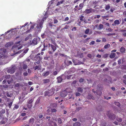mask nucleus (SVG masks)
<instances>
[{
  "mask_svg": "<svg viewBox=\"0 0 126 126\" xmlns=\"http://www.w3.org/2000/svg\"><path fill=\"white\" fill-rule=\"evenodd\" d=\"M52 123H53L54 126H57V124L55 122H53Z\"/></svg>",
  "mask_w": 126,
  "mask_h": 126,
  "instance_id": "64",
  "label": "nucleus"
},
{
  "mask_svg": "<svg viewBox=\"0 0 126 126\" xmlns=\"http://www.w3.org/2000/svg\"><path fill=\"white\" fill-rule=\"evenodd\" d=\"M107 114V116L111 119L113 120L115 118V115L113 114H111L109 111L108 112Z\"/></svg>",
  "mask_w": 126,
  "mask_h": 126,
  "instance_id": "3",
  "label": "nucleus"
},
{
  "mask_svg": "<svg viewBox=\"0 0 126 126\" xmlns=\"http://www.w3.org/2000/svg\"><path fill=\"white\" fill-rule=\"evenodd\" d=\"M51 47V48L52 49V50H53V52L55 51L57 49V47H58L57 46H56L55 45H53L52 44H50L49 43V44L48 46H47V45L46 47Z\"/></svg>",
  "mask_w": 126,
  "mask_h": 126,
  "instance_id": "4",
  "label": "nucleus"
},
{
  "mask_svg": "<svg viewBox=\"0 0 126 126\" xmlns=\"http://www.w3.org/2000/svg\"><path fill=\"white\" fill-rule=\"evenodd\" d=\"M114 23L116 25H118L120 24L119 21L118 20H116L114 21Z\"/></svg>",
  "mask_w": 126,
  "mask_h": 126,
  "instance_id": "17",
  "label": "nucleus"
},
{
  "mask_svg": "<svg viewBox=\"0 0 126 126\" xmlns=\"http://www.w3.org/2000/svg\"><path fill=\"white\" fill-rule=\"evenodd\" d=\"M6 95L8 97H10L13 95V94L10 93V92H7Z\"/></svg>",
  "mask_w": 126,
  "mask_h": 126,
  "instance_id": "21",
  "label": "nucleus"
},
{
  "mask_svg": "<svg viewBox=\"0 0 126 126\" xmlns=\"http://www.w3.org/2000/svg\"><path fill=\"white\" fill-rule=\"evenodd\" d=\"M23 68L24 69H25L27 68V65L24 64L23 65Z\"/></svg>",
  "mask_w": 126,
  "mask_h": 126,
  "instance_id": "36",
  "label": "nucleus"
},
{
  "mask_svg": "<svg viewBox=\"0 0 126 126\" xmlns=\"http://www.w3.org/2000/svg\"><path fill=\"white\" fill-rule=\"evenodd\" d=\"M27 107L29 109H31L32 106V104H28L27 105Z\"/></svg>",
  "mask_w": 126,
  "mask_h": 126,
  "instance_id": "34",
  "label": "nucleus"
},
{
  "mask_svg": "<svg viewBox=\"0 0 126 126\" xmlns=\"http://www.w3.org/2000/svg\"><path fill=\"white\" fill-rule=\"evenodd\" d=\"M108 54H104L103 56V57L104 58H106L108 56Z\"/></svg>",
  "mask_w": 126,
  "mask_h": 126,
  "instance_id": "41",
  "label": "nucleus"
},
{
  "mask_svg": "<svg viewBox=\"0 0 126 126\" xmlns=\"http://www.w3.org/2000/svg\"><path fill=\"white\" fill-rule=\"evenodd\" d=\"M95 43V42L94 41H92L91 42H90V45H93Z\"/></svg>",
  "mask_w": 126,
  "mask_h": 126,
  "instance_id": "53",
  "label": "nucleus"
},
{
  "mask_svg": "<svg viewBox=\"0 0 126 126\" xmlns=\"http://www.w3.org/2000/svg\"><path fill=\"white\" fill-rule=\"evenodd\" d=\"M126 51V48L123 47H122L120 49V51L122 53H125Z\"/></svg>",
  "mask_w": 126,
  "mask_h": 126,
  "instance_id": "9",
  "label": "nucleus"
},
{
  "mask_svg": "<svg viewBox=\"0 0 126 126\" xmlns=\"http://www.w3.org/2000/svg\"><path fill=\"white\" fill-rule=\"evenodd\" d=\"M115 35V33H109L107 34H106V35L108 36H112V35Z\"/></svg>",
  "mask_w": 126,
  "mask_h": 126,
  "instance_id": "37",
  "label": "nucleus"
},
{
  "mask_svg": "<svg viewBox=\"0 0 126 126\" xmlns=\"http://www.w3.org/2000/svg\"><path fill=\"white\" fill-rule=\"evenodd\" d=\"M57 111V110L55 109H53L51 110V111L52 112H56Z\"/></svg>",
  "mask_w": 126,
  "mask_h": 126,
  "instance_id": "54",
  "label": "nucleus"
},
{
  "mask_svg": "<svg viewBox=\"0 0 126 126\" xmlns=\"http://www.w3.org/2000/svg\"><path fill=\"white\" fill-rule=\"evenodd\" d=\"M106 30H108L109 32H111L112 30V29H111V28H109L108 29H106Z\"/></svg>",
  "mask_w": 126,
  "mask_h": 126,
  "instance_id": "57",
  "label": "nucleus"
},
{
  "mask_svg": "<svg viewBox=\"0 0 126 126\" xmlns=\"http://www.w3.org/2000/svg\"><path fill=\"white\" fill-rule=\"evenodd\" d=\"M55 90L54 88H52L49 90L46 91L44 93V95L49 96H51L54 94Z\"/></svg>",
  "mask_w": 126,
  "mask_h": 126,
  "instance_id": "2",
  "label": "nucleus"
},
{
  "mask_svg": "<svg viewBox=\"0 0 126 126\" xmlns=\"http://www.w3.org/2000/svg\"><path fill=\"white\" fill-rule=\"evenodd\" d=\"M110 7L109 4L106 5L105 8V9L107 10H108L110 8Z\"/></svg>",
  "mask_w": 126,
  "mask_h": 126,
  "instance_id": "28",
  "label": "nucleus"
},
{
  "mask_svg": "<svg viewBox=\"0 0 126 126\" xmlns=\"http://www.w3.org/2000/svg\"><path fill=\"white\" fill-rule=\"evenodd\" d=\"M32 44L34 45H36L37 44V39L36 38H34L32 41Z\"/></svg>",
  "mask_w": 126,
  "mask_h": 126,
  "instance_id": "10",
  "label": "nucleus"
},
{
  "mask_svg": "<svg viewBox=\"0 0 126 126\" xmlns=\"http://www.w3.org/2000/svg\"><path fill=\"white\" fill-rule=\"evenodd\" d=\"M122 68L123 69L126 70V65H123L122 66Z\"/></svg>",
  "mask_w": 126,
  "mask_h": 126,
  "instance_id": "49",
  "label": "nucleus"
},
{
  "mask_svg": "<svg viewBox=\"0 0 126 126\" xmlns=\"http://www.w3.org/2000/svg\"><path fill=\"white\" fill-rule=\"evenodd\" d=\"M49 74V71H47L46 72H44L42 74V75L43 76L46 77Z\"/></svg>",
  "mask_w": 126,
  "mask_h": 126,
  "instance_id": "13",
  "label": "nucleus"
},
{
  "mask_svg": "<svg viewBox=\"0 0 126 126\" xmlns=\"http://www.w3.org/2000/svg\"><path fill=\"white\" fill-rule=\"evenodd\" d=\"M64 2V0H61V1H59L57 4V6H58L60 4H62L63 2Z\"/></svg>",
  "mask_w": 126,
  "mask_h": 126,
  "instance_id": "23",
  "label": "nucleus"
},
{
  "mask_svg": "<svg viewBox=\"0 0 126 126\" xmlns=\"http://www.w3.org/2000/svg\"><path fill=\"white\" fill-rule=\"evenodd\" d=\"M34 119L32 117L29 121V123L32 125L34 121Z\"/></svg>",
  "mask_w": 126,
  "mask_h": 126,
  "instance_id": "11",
  "label": "nucleus"
},
{
  "mask_svg": "<svg viewBox=\"0 0 126 126\" xmlns=\"http://www.w3.org/2000/svg\"><path fill=\"white\" fill-rule=\"evenodd\" d=\"M15 71V69L13 68H12L10 69H9L8 71V72L9 73H13Z\"/></svg>",
  "mask_w": 126,
  "mask_h": 126,
  "instance_id": "12",
  "label": "nucleus"
},
{
  "mask_svg": "<svg viewBox=\"0 0 126 126\" xmlns=\"http://www.w3.org/2000/svg\"><path fill=\"white\" fill-rule=\"evenodd\" d=\"M71 76L72 75L67 76L66 77V78L68 79H70V78Z\"/></svg>",
  "mask_w": 126,
  "mask_h": 126,
  "instance_id": "42",
  "label": "nucleus"
},
{
  "mask_svg": "<svg viewBox=\"0 0 126 126\" xmlns=\"http://www.w3.org/2000/svg\"><path fill=\"white\" fill-rule=\"evenodd\" d=\"M84 17L83 16H81L80 18V21L79 22V23H80L81 22L84 21V20L83 19V18Z\"/></svg>",
  "mask_w": 126,
  "mask_h": 126,
  "instance_id": "32",
  "label": "nucleus"
},
{
  "mask_svg": "<svg viewBox=\"0 0 126 126\" xmlns=\"http://www.w3.org/2000/svg\"><path fill=\"white\" fill-rule=\"evenodd\" d=\"M29 50V49L28 48H27L23 52V53H24V54L26 53L28 51V50Z\"/></svg>",
  "mask_w": 126,
  "mask_h": 126,
  "instance_id": "44",
  "label": "nucleus"
},
{
  "mask_svg": "<svg viewBox=\"0 0 126 126\" xmlns=\"http://www.w3.org/2000/svg\"><path fill=\"white\" fill-rule=\"evenodd\" d=\"M96 57L98 58H100L101 57V55H100L98 54L96 56Z\"/></svg>",
  "mask_w": 126,
  "mask_h": 126,
  "instance_id": "63",
  "label": "nucleus"
},
{
  "mask_svg": "<svg viewBox=\"0 0 126 126\" xmlns=\"http://www.w3.org/2000/svg\"><path fill=\"white\" fill-rule=\"evenodd\" d=\"M110 45L109 44H107L105 45L104 48L105 49H107L108 48H109L110 47Z\"/></svg>",
  "mask_w": 126,
  "mask_h": 126,
  "instance_id": "25",
  "label": "nucleus"
},
{
  "mask_svg": "<svg viewBox=\"0 0 126 126\" xmlns=\"http://www.w3.org/2000/svg\"><path fill=\"white\" fill-rule=\"evenodd\" d=\"M69 18L68 17H67L65 18L64 20L65 21H66L68 20H69Z\"/></svg>",
  "mask_w": 126,
  "mask_h": 126,
  "instance_id": "60",
  "label": "nucleus"
},
{
  "mask_svg": "<svg viewBox=\"0 0 126 126\" xmlns=\"http://www.w3.org/2000/svg\"><path fill=\"white\" fill-rule=\"evenodd\" d=\"M28 75V73H27V71H26V72H24L23 73V75L25 76H27Z\"/></svg>",
  "mask_w": 126,
  "mask_h": 126,
  "instance_id": "46",
  "label": "nucleus"
},
{
  "mask_svg": "<svg viewBox=\"0 0 126 126\" xmlns=\"http://www.w3.org/2000/svg\"><path fill=\"white\" fill-rule=\"evenodd\" d=\"M18 46L17 45H15L12 48L14 49H17L18 50L21 49L22 47V46H20L19 47H18Z\"/></svg>",
  "mask_w": 126,
  "mask_h": 126,
  "instance_id": "7",
  "label": "nucleus"
},
{
  "mask_svg": "<svg viewBox=\"0 0 126 126\" xmlns=\"http://www.w3.org/2000/svg\"><path fill=\"white\" fill-rule=\"evenodd\" d=\"M117 120L119 122H122V119L121 118H117Z\"/></svg>",
  "mask_w": 126,
  "mask_h": 126,
  "instance_id": "55",
  "label": "nucleus"
},
{
  "mask_svg": "<svg viewBox=\"0 0 126 126\" xmlns=\"http://www.w3.org/2000/svg\"><path fill=\"white\" fill-rule=\"evenodd\" d=\"M115 53H111L110 56V58H113L115 56Z\"/></svg>",
  "mask_w": 126,
  "mask_h": 126,
  "instance_id": "18",
  "label": "nucleus"
},
{
  "mask_svg": "<svg viewBox=\"0 0 126 126\" xmlns=\"http://www.w3.org/2000/svg\"><path fill=\"white\" fill-rule=\"evenodd\" d=\"M36 24L35 23H33V24L31 26L30 28V29L31 30H32L34 28V26Z\"/></svg>",
  "mask_w": 126,
  "mask_h": 126,
  "instance_id": "29",
  "label": "nucleus"
},
{
  "mask_svg": "<svg viewBox=\"0 0 126 126\" xmlns=\"http://www.w3.org/2000/svg\"><path fill=\"white\" fill-rule=\"evenodd\" d=\"M81 9H80L79 7H78L77 8H74V10L75 11H79Z\"/></svg>",
  "mask_w": 126,
  "mask_h": 126,
  "instance_id": "38",
  "label": "nucleus"
},
{
  "mask_svg": "<svg viewBox=\"0 0 126 126\" xmlns=\"http://www.w3.org/2000/svg\"><path fill=\"white\" fill-rule=\"evenodd\" d=\"M114 103L116 106H118L119 107H120V103L118 102H115Z\"/></svg>",
  "mask_w": 126,
  "mask_h": 126,
  "instance_id": "24",
  "label": "nucleus"
},
{
  "mask_svg": "<svg viewBox=\"0 0 126 126\" xmlns=\"http://www.w3.org/2000/svg\"><path fill=\"white\" fill-rule=\"evenodd\" d=\"M28 84L29 85H31L33 84V83L32 81H29L28 82Z\"/></svg>",
  "mask_w": 126,
  "mask_h": 126,
  "instance_id": "62",
  "label": "nucleus"
},
{
  "mask_svg": "<svg viewBox=\"0 0 126 126\" xmlns=\"http://www.w3.org/2000/svg\"><path fill=\"white\" fill-rule=\"evenodd\" d=\"M12 102H10V103H9V104L8 106L10 108L12 106Z\"/></svg>",
  "mask_w": 126,
  "mask_h": 126,
  "instance_id": "48",
  "label": "nucleus"
},
{
  "mask_svg": "<svg viewBox=\"0 0 126 126\" xmlns=\"http://www.w3.org/2000/svg\"><path fill=\"white\" fill-rule=\"evenodd\" d=\"M83 81V79L81 78H80L79 80V81L80 82H82Z\"/></svg>",
  "mask_w": 126,
  "mask_h": 126,
  "instance_id": "61",
  "label": "nucleus"
},
{
  "mask_svg": "<svg viewBox=\"0 0 126 126\" xmlns=\"http://www.w3.org/2000/svg\"><path fill=\"white\" fill-rule=\"evenodd\" d=\"M33 99H31L28 100L27 101V103L28 104H31L33 101Z\"/></svg>",
  "mask_w": 126,
  "mask_h": 126,
  "instance_id": "22",
  "label": "nucleus"
},
{
  "mask_svg": "<svg viewBox=\"0 0 126 126\" xmlns=\"http://www.w3.org/2000/svg\"><path fill=\"white\" fill-rule=\"evenodd\" d=\"M28 118V116H26L24 117L23 119H22L23 120H26Z\"/></svg>",
  "mask_w": 126,
  "mask_h": 126,
  "instance_id": "59",
  "label": "nucleus"
},
{
  "mask_svg": "<svg viewBox=\"0 0 126 126\" xmlns=\"http://www.w3.org/2000/svg\"><path fill=\"white\" fill-rule=\"evenodd\" d=\"M67 94V93L66 90H64L61 92L60 94L61 96L62 97H64L66 96Z\"/></svg>",
  "mask_w": 126,
  "mask_h": 126,
  "instance_id": "5",
  "label": "nucleus"
},
{
  "mask_svg": "<svg viewBox=\"0 0 126 126\" xmlns=\"http://www.w3.org/2000/svg\"><path fill=\"white\" fill-rule=\"evenodd\" d=\"M57 79H58V83L61 82L63 80L62 78L60 76L58 77Z\"/></svg>",
  "mask_w": 126,
  "mask_h": 126,
  "instance_id": "14",
  "label": "nucleus"
},
{
  "mask_svg": "<svg viewBox=\"0 0 126 126\" xmlns=\"http://www.w3.org/2000/svg\"><path fill=\"white\" fill-rule=\"evenodd\" d=\"M83 7V4L80 3L79 5V7L80 9H82V8Z\"/></svg>",
  "mask_w": 126,
  "mask_h": 126,
  "instance_id": "40",
  "label": "nucleus"
},
{
  "mask_svg": "<svg viewBox=\"0 0 126 126\" xmlns=\"http://www.w3.org/2000/svg\"><path fill=\"white\" fill-rule=\"evenodd\" d=\"M103 25L101 24H100L99 25V29L101 30L103 28Z\"/></svg>",
  "mask_w": 126,
  "mask_h": 126,
  "instance_id": "27",
  "label": "nucleus"
},
{
  "mask_svg": "<svg viewBox=\"0 0 126 126\" xmlns=\"http://www.w3.org/2000/svg\"><path fill=\"white\" fill-rule=\"evenodd\" d=\"M50 82V80L48 79H46L43 80V83L44 84L48 83Z\"/></svg>",
  "mask_w": 126,
  "mask_h": 126,
  "instance_id": "15",
  "label": "nucleus"
},
{
  "mask_svg": "<svg viewBox=\"0 0 126 126\" xmlns=\"http://www.w3.org/2000/svg\"><path fill=\"white\" fill-rule=\"evenodd\" d=\"M39 118H42L43 117V115L42 114H40L38 115Z\"/></svg>",
  "mask_w": 126,
  "mask_h": 126,
  "instance_id": "50",
  "label": "nucleus"
},
{
  "mask_svg": "<svg viewBox=\"0 0 126 126\" xmlns=\"http://www.w3.org/2000/svg\"><path fill=\"white\" fill-rule=\"evenodd\" d=\"M47 18V17H44L41 21L37 23V26L35 27V28H34L35 31H37L36 30H37L38 31H39L41 30L43 27V23L45 20Z\"/></svg>",
  "mask_w": 126,
  "mask_h": 126,
  "instance_id": "1",
  "label": "nucleus"
},
{
  "mask_svg": "<svg viewBox=\"0 0 126 126\" xmlns=\"http://www.w3.org/2000/svg\"><path fill=\"white\" fill-rule=\"evenodd\" d=\"M106 122H102L101 123L100 125L101 126H106Z\"/></svg>",
  "mask_w": 126,
  "mask_h": 126,
  "instance_id": "30",
  "label": "nucleus"
},
{
  "mask_svg": "<svg viewBox=\"0 0 126 126\" xmlns=\"http://www.w3.org/2000/svg\"><path fill=\"white\" fill-rule=\"evenodd\" d=\"M69 27V26L68 25H66L65 26V27H64V29H68Z\"/></svg>",
  "mask_w": 126,
  "mask_h": 126,
  "instance_id": "51",
  "label": "nucleus"
},
{
  "mask_svg": "<svg viewBox=\"0 0 126 126\" xmlns=\"http://www.w3.org/2000/svg\"><path fill=\"white\" fill-rule=\"evenodd\" d=\"M76 95L77 96H79L80 95V94L79 92H77L76 93Z\"/></svg>",
  "mask_w": 126,
  "mask_h": 126,
  "instance_id": "52",
  "label": "nucleus"
},
{
  "mask_svg": "<svg viewBox=\"0 0 126 126\" xmlns=\"http://www.w3.org/2000/svg\"><path fill=\"white\" fill-rule=\"evenodd\" d=\"M80 123L79 122H77L73 124V126H80Z\"/></svg>",
  "mask_w": 126,
  "mask_h": 126,
  "instance_id": "16",
  "label": "nucleus"
},
{
  "mask_svg": "<svg viewBox=\"0 0 126 126\" xmlns=\"http://www.w3.org/2000/svg\"><path fill=\"white\" fill-rule=\"evenodd\" d=\"M51 42L52 43L55 45L57 46V44L55 42V40L51 39Z\"/></svg>",
  "mask_w": 126,
  "mask_h": 126,
  "instance_id": "19",
  "label": "nucleus"
},
{
  "mask_svg": "<svg viewBox=\"0 0 126 126\" xmlns=\"http://www.w3.org/2000/svg\"><path fill=\"white\" fill-rule=\"evenodd\" d=\"M78 91L80 93H82L83 92V89L82 88L79 87L78 88Z\"/></svg>",
  "mask_w": 126,
  "mask_h": 126,
  "instance_id": "20",
  "label": "nucleus"
},
{
  "mask_svg": "<svg viewBox=\"0 0 126 126\" xmlns=\"http://www.w3.org/2000/svg\"><path fill=\"white\" fill-rule=\"evenodd\" d=\"M102 17L103 19H106V18L108 17V16H102Z\"/></svg>",
  "mask_w": 126,
  "mask_h": 126,
  "instance_id": "56",
  "label": "nucleus"
},
{
  "mask_svg": "<svg viewBox=\"0 0 126 126\" xmlns=\"http://www.w3.org/2000/svg\"><path fill=\"white\" fill-rule=\"evenodd\" d=\"M14 54L15 55H16V54H17L18 53H21V51L20 50L19 51H18L16 52H15V50H14Z\"/></svg>",
  "mask_w": 126,
  "mask_h": 126,
  "instance_id": "43",
  "label": "nucleus"
},
{
  "mask_svg": "<svg viewBox=\"0 0 126 126\" xmlns=\"http://www.w3.org/2000/svg\"><path fill=\"white\" fill-rule=\"evenodd\" d=\"M26 114L25 113H22L21 114V116H26Z\"/></svg>",
  "mask_w": 126,
  "mask_h": 126,
  "instance_id": "47",
  "label": "nucleus"
},
{
  "mask_svg": "<svg viewBox=\"0 0 126 126\" xmlns=\"http://www.w3.org/2000/svg\"><path fill=\"white\" fill-rule=\"evenodd\" d=\"M58 123L60 124H61L62 123V119L60 118H59L58 119Z\"/></svg>",
  "mask_w": 126,
  "mask_h": 126,
  "instance_id": "33",
  "label": "nucleus"
},
{
  "mask_svg": "<svg viewBox=\"0 0 126 126\" xmlns=\"http://www.w3.org/2000/svg\"><path fill=\"white\" fill-rule=\"evenodd\" d=\"M53 21L54 24L57 23L58 22V20L57 19H54Z\"/></svg>",
  "mask_w": 126,
  "mask_h": 126,
  "instance_id": "45",
  "label": "nucleus"
},
{
  "mask_svg": "<svg viewBox=\"0 0 126 126\" xmlns=\"http://www.w3.org/2000/svg\"><path fill=\"white\" fill-rule=\"evenodd\" d=\"M96 94L97 95L100 96L101 95L102 92L101 91H97L96 92Z\"/></svg>",
  "mask_w": 126,
  "mask_h": 126,
  "instance_id": "26",
  "label": "nucleus"
},
{
  "mask_svg": "<svg viewBox=\"0 0 126 126\" xmlns=\"http://www.w3.org/2000/svg\"><path fill=\"white\" fill-rule=\"evenodd\" d=\"M19 107V106L17 105H15L14 106V107L13 108V110H15L16 109H17Z\"/></svg>",
  "mask_w": 126,
  "mask_h": 126,
  "instance_id": "31",
  "label": "nucleus"
},
{
  "mask_svg": "<svg viewBox=\"0 0 126 126\" xmlns=\"http://www.w3.org/2000/svg\"><path fill=\"white\" fill-rule=\"evenodd\" d=\"M93 12V9L92 8L86 9L84 11V13L87 14L92 13Z\"/></svg>",
  "mask_w": 126,
  "mask_h": 126,
  "instance_id": "6",
  "label": "nucleus"
},
{
  "mask_svg": "<svg viewBox=\"0 0 126 126\" xmlns=\"http://www.w3.org/2000/svg\"><path fill=\"white\" fill-rule=\"evenodd\" d=\"M89 29H86L85 31V33L86 34H88L89 32Z\"/></svg>",
  "mask_w": 126,
  "mask_h": 126,
  "instance_id": "35",
  "label": "nucleus"
},
{
  "mask_svg": "<svg viewBox=\"0 0 126 126\" xmlns=\"http://www.w3.org/2000/svg\"><path fill=\"white\" fill-rule=\"evenodd\" d=\"M118 64L120 65V64L121 63V59H119V60L118 61Z\"/></svg>",
  "mask_w": 126,
  "mask_h": 126,
  "instance_id": "58",
  "label": "nucleus"
},
{
  "mask_svg": "<svg viewBox=\"0 0 126 126\" xmlns=\"http://www.w3.org/2000/svg\"><path fill=\"white\" fill-rule=\"evenodd\" d=\"M64 63L67 66H68L72 64L71 62L68 60H66L64 62Z\"/></svg>",
  "mask_w": 126,
  "mask_h": 126,
  "instance_id": "8",
  "label": "nucleus"
},
{
  "mask_svg": "<svg viewBox=\"0 0 126 126\" xmlns=\"http://www.w3.org/2000/svg\"><path fill=\"white\" fill-rule=\"evenodd\" d=\"M82 108L81 107H79L78 108H77L76 110V112L79 111L80 110L82 109Z\"/></svg>",
  "mask_w": 126,
  "mask_h": 126,
  "instance_id": "39",
  "label": "nucleus"
}]
</instances>
